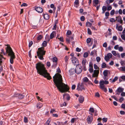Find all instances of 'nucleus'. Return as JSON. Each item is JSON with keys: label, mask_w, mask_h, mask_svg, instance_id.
<instances>
[{"label": "nucleus", "mask_w": 125, "mask_h": 125, "mask_svg": "<svg viewBox=\"0 0 125 125\" xmlns=\"http://www.w3.org/2000/svg\"><path fill=\"white\" fill-rule=\"evenodd\" d=\"M109 71L108 70H105L103 71V74L104 76H107Z\"/></svg>", "instance_id": "6ab92c4d"}, {"label": "nucleus", "mask_w": 125, "mask_h": 125, "mask_svg": "<svg viewBox=\"0 0 125 125\" xmlns=\"http://www.w3.org/2000/svg\"><path fill=\"white\" fill-rule=\"evenodd\" d=\"M112 54L111 53H109L108 54L107 56H108V57H109V58H111L112 56Z\"/></svg>", "instance_id": "3c124183"}, {"label": "nucleus", "mask_w": 125, "mask_h": 125, "mask_svg": "<svg viewBox=\"0 0 125 125\" xmlns=\"http://www.w3.org/2000/svg\"><path fill=\"white\" fill-rule=\"evenodd\" d=\"M24 122L25 123H27L28 122V119L26 117H25L24 118Z\"/></svg>", "instance_id": "e2e57ef3"}, {"label": "nucleus", "mask_w": 125, "mask_h": 125, "mask_svg": "<svg viewBox=\"0 0 125 125\" xmlns=\"http://www.w3.org/2000/svg\"><path fill=\"white\" fill-rule=\"evenodd\" d=\"M96 52L97 51H96L95 50L92 51L90 53L91 55L93 56L94 53H96Z\"/></svg>", "instance_id": "c03bdc74"}, {"label": "nucleus", "mask_w": 125, "mask_h": 125, "mask_svg": "<svg viewBox=\"0 0 125 125\" xmlns=\"http://www.w3.org/2000/svg\"><path fill=\"white\" fill-rule=\"evenodd\" d=\"M121 64L122 66L125 65V61H121Z\"/></svg>", "instance_id": "de8ad7c7"}, {"label": "nucleus", "mask_w": 125, "mask_h": 125, "mask_svg": "<svg viewBox=\"0 0 125 125\" xmlns=\"http://www.w3.org/2000/svg\"><path fill=\"white\" fill-rule=\"evenodd\" d=\"M110 58L109 57H108V56H105L104 57V59L105 60L107 61V62L109 60Z\"/></svg>", "instance_id": "58836bf2"}, {"label": "nucleus", "mask_w": 125, "mask_h": 125, "mask_svg": "<svg viewBox=\"0 0 125 125\" xmlns=\"http://www.w3.org/2000/svg\"><path fill=\"white\" fill-rule=\"evenodd\" d=\"M47 65L48 67H49L51 66V64L50 62H47Z\"/></svg>", "instance_id": "052dcab7"}, {"label": "nucleus", "mask_w": 125, "mask_h": 125, "mask_svg": "<svg viewBox=\"0 0 125 125\" xmlns=\"http://www.w3.org/2000/svg\"><path fill=\"white\" fill-rule=\"evenodd\" d=\"M94 68L95 69H98L99 70V68L97 66L96 64H94Z\"/></svg>", "instance_id": "13d9d810"}, {"label": "nucleus", "mask_w": 125, "mask_h": 125, "mask_svg": "<svg viewBox=\"0 0 125 125\" xmlns=\"http://www.w3.org/2000/svg\"><path fill=\"white\" fill-rule=\"evenodd\" d=\"M36 68L37 70V73L48 80H50L52 78L50 74L47 72L44 65L41 62H38L36 64Z\"/></svg>", "instance_id": "f03ea898"}, {"label": "nucleus", "mask_w": 125, "mask_h": 125, "mask_svg": "<svg viewBox=\"0 0 125 125\" xmlns=\"http://www.w3.org/2000/svg\"><path fill=\"white\" fill-rule=\"evenodd\" d=\"M116 28L118 31H122L123 29V28L122 26H119L118 24L116 25Z\"/></svg>", "instance_id": "ddd939ff"}, {"label": "nucleus", "mask_w": 125, "mask_h": 125, "mask_svg": "<svg viewBox=\"0 0 125 125\" xmlns=\"http://www.w3.org/2000/svg\"><path fill=\"white\" fill-rule=\"evenodd\" d=\"M7 45L6 49V52L7 53H8V55L10 56V62L11 64H13V59L15 58L14 53L13 52L11 47L8 45Z\"/></svg>", "instance_id": "7ed1b4c3"}, {"label": "nucleus", "mask_w": 125, "mask_h": 125, "mask_svg": "<svg viewBox=\"0 0 125 125\" xmlns=\"http://www.w3.org/2000/svg\"><path fill=\"white\" fill-rule=\"evenodd\" d=\"M89 81V80L86 77H84L83 79V81L84 82L86 83L87 82Z\"/></svg>", "instance_id": "5701e85b"}, {"label": "nucleus", "mask_w": 125, "mask_h": 125, "mask_svg": "<svg viewBox=\"0 0 125 125\" xmlns=\"http://www.w3.org/2000/svg\"><path fill=\"white\" fill-rule=\"evenodd\" d=\"M91 41V39L90 38H87L86 40V42L87 43H90Z\"/></svg>", "instance_id": "e433bc0d"}, {"label": "nucleus", "mask_w": 125, "mask_h": 125, "mask_svg": "<svg viewBox=\"0 0 125 125\" xmlns=\"http://www.w3.org/2000/svg\"><path fill=\"white\" fill-rule=\"evenodd\" d=\"M58 38L60 41L62 42H63V38L62 37H61L60 38Z\"/></svg>", "instance_id": "ea45409f"}, {"label": "nucleus", "mask_w": 125, "mask_h": 125, "mask_svg": "<svg viewBox=\"0 0 125 125\" xmlns=\"http://www.w3.org/2000/svg\"><path fill=\"white\" fill-rule=\"evenodd\" d=\"M112 53L114 56H116V51H112Z\"/></svg>", "instance_id": "603ef678"}, {"label": "nucleus", "mask_w": 125, "mask_h": 125, "mask_svg": "<svg viewBox=\"0 0 125 125\" xmlns=\"http://www.w3.org/2000/svg\"><path fill=\"white\" fill-rule=\"evenodd\" d=\"M93 1L94 2V3L96 5L98 4L99 3L98 0H94Z\"/></svg>", "instance_id": "09e8293b"}, {"label": "nucleus", "mask_w": 125, "mask_h": 125, "mask_svg": "<svg viewBox=\"0 0 125 125\" xmlns=\"http://www.w3.org/2000/svg\"><path fill=\"white\" fill-rule=\"evenodd\" d=\"M120 113L121 115H123L125 114V112L123 111H120Z\"/></svg>", "instance_id": "0e129e2a"}, {"label": "nucleus", "mask_w": 125, "mask_h": 125, "mask_svg": "<svg viewBox=\"0 0 125 125\" xmlns=\"http://www.w3.org/2000/svg\"><path fill=\"white\" fill-rule=\"evenodd\" d=\"M33 42L32 41H31V42H29V47H31V45L33 44Z\"/></svg>", "instance_id": "69168bd1"}, {"label": "nucleus", "mask_w": 125, "mask_h": 125, "mask_svg": "<svg viewBox=\"0 0 125 125\" xmlns=\"http://www.w3.org/2000/svg\"><path fill=\"white\" fill-rule=\"evenodd\" d=\"M72 63L74 65L78 62V60L77 58L75 57H73L72 58Z\"/></svg>", "instance_id": "9d476101"}, {"label": "nucleus", "mask_w": 125, "mask_h": 125, "mask_svg": "<svg viewBox=\"0 0 125 125\" xmlns=\"http://www.w3.org/2000/svg\"><path fill=\"white\" fill-rule=\"evenodd\" d=\"M124 90L123 88L119 87L117 89V91L118 92L120 93L123 92Z\"/></svg>", "instance_id": "f3484780"}, {"label": "nucleus", "mask_w": 125, "mask_h": 125, "mask_svg": "<svg viewBox=\"0 0 125 125\" xmlns=\"http://www.w3.org/2000/svg\"><path fill=\"white\" fill-rule=\"evenodd\" d=\"M103 88L102 87L100 88L102 89L105 92H106L107 91V90L106 88L104 86L103 87Z\"/></svg>", "instance_id": "c9c22d12"}, {"label": "nucleus", "mask_w": 125, "mask_h": 125, "mask_svg": "<svg viewBox=\"0 0 125 125\" xmlns=\"http://www.w3.org/2000/svg\"><path fill=\"white\" fill-rule=\"evenodd\" d=\"M84 101V98L83 96L81 95L80 96L79 99V101L80 103H82Z\"/></svg>", "instance_id": "4468645a"}, {"label": "nucleus", "mask_w": 125, "mask_h": 125, "mask_svg": "<svg viewBox=\"0 0 125 125\" xmlns=\"http://www.w3.org/2000/svg\"><path fill=\"white\" fill-rule=\"evenodd\" d=\"M93 117L92 116H88L87 118V121L88 123H91L93 120Z\"/></svg>", "instance_id": "9b49d317"}, {"label": "nucleus", "mask_w": 125, "mask_h": 125, "mask_svg": "<svg viewBox=\"0 0 125 125\" xmlns=\"http://www.w3.org/2000/svg\"><path fill=\"white\" fill-rule=\"evenodd\" d=\"M89 111L91 113H94V110L93 108L91 107L89 110Z\"/></svg>", "instance_id": "72a5a7b5"}, {"label": "nucleus", "mask_w": 125, "mask_h": 125, "mask_svg": "<svg viewBox=\"0 0 125 125\" xmlns=\"http://www.w3.org/2000/svg\"><path fill=\"white\" fill-rule=\"evenodd\" d=\"M43 17L45 20H47L49 18V15L47 14H45L43 15Z\"/></svg>", "instance_id": "2eb2a0df"}, {"label": "nucleus", "mask_w": 125, "mask_h": 125, "mask_svg": "<svg viewBox=\"0 0 125 125\" xmlns=\"http://www.w3.org/2000/svg\"><path fill=\"white\" fill-rule=\"evenodd\" d=\"M74 70L73 69H71L69 71V74L71 75H72L74 73Z\"/></svg>", "instance_id": "a211bd4d"}, {"label": "nucleus", "mask_w": 125, "mask_h": 125, "mask_svg": "<svg viewBox=\"0 0 125 125\" xmlns=\"http://www.w3.org/2000/svg\"><path fill=\"white\" fill-rule=\"evenodd\" d=\"M24 96L22 94H20L18 97V98L19 99H21L24 98Z\"/></svg>", "instance_id": "c756f323"}, {"label": "nucleus", "mask_w": 125, "mask_h": 125, "mask_svg": "<svg viewBox=\"0 0 125 125\" xmlns=\"http://www.w3.org/2000/svg\"><path fill=\"white\" fill-rule=\"evenodd\" d=\"M76 89L79 91H82L83 90H85V87H84L83 83L81 84L79 83H78Z\"/></svg>", "instance_id": "39448f33"}, {"label": "nucleus", "mask_w": 125, "mask_h": 125, "mask_svg": "<svg viewBox=\"0 0 125 125\" xmlns=\"http://www.w3.org/2000/svg\"><path fill=\"white\" fill-rule=\"evenodd\" d=\"M118 79V77L117 76H115L113 80L112 81V83H114L115 81H116Z\"/></svg>", "instance_id": "c85d7f7f"}, {"label": "nucleus", "mask_w": 125, "mask_h": 125, "mask_svg": "<svg viewBox=\"0 0 125 125\" xmlns=\"http://www.w3.org/2000/svg\"><path fill=\"white\" fill-rule=\"evenodd\" d=\"M60 7H59V6L58 7V8H57V11L56 13V17H57V14H58V11H59L60 10Z\"/></svg>", "instance_id": "a19ab883"}, {"label": "nucleus", "mask_w": 125, "mask_h": 125, "mask_svg": "<svg viewBox=\"0 0 125 125\" xmlns=\"http://www.w3.org/2000/svg\"><path fill=\"white\" fill-rule=\"evenodd\" d=\"M124 35H122L121 37L122 38L123 40L125 41V36Z\"/></svg>", "instance_id": "774afa93"}, {"label": "nucleus", "mask_w": 125, "mask_h": 125, "mask_svg": "<svg viewBox=\"0 0 125 125\" xmlns=\"http://www.w3.org/2000/svg\"><path fill=\"white\" fill-rule=\"evenodd\" d=\"M58 61V59L56 57H54L52 59V61L53 62L55 63H57Z\"/></svg>", "instance_id": "393cba45"}, {"label": "nucleus", "mask_w": 125, "mask_h": 125, "mask_svg": "<svg viewBox=\"0 0 125 125\" xmlns=\"http://www.w3.org/2000/svg\"><path fill=\"white\" fill-rule=\"evenodd\" d=\"M107 10V7L106 6H103L102 8V10H103L102 12V13L104 14L105 12V11L106 10Z\"/></svg>", "instance_id": "aec40b11"}, {"label": "nucleus", "mask_w": 125, "mask_h": 125, "mask_svg": "<svg viewBox=\"0 0 125 125\" xmlns=\"http://www.w3.org/2000/svg\"><path fill=\"white\" fill-rule=\"evenodd\" d=\"M116 20L120 24H122L123 21L121 16H118L116 17Z\"/></svg>", "instance_id": "1a4fd4ad"}, {"label": "nucleus", "mask_w": 125, "mask_h": 125, "mask_svg": "<svg viewBox=\"0 0 125 125\" xmlns=\"http://www.w3.org/2000/svg\"><path fill=\"white\" fill-rule=\"evenodd\" d=\"M37 105L38 108H40L42 106V104L41 103H39L37 104Z\"/></svg>", "instance_id": "b1692460"}, {"label": "nucleus", "mask_w": 125, "mask_h": 125, "mask_svg": "<svg viewBox=\"0 0 125 125\" xmlns=\"http://www.w3.org/2000/svg\"><path fill=\"white\" fill-rule=\"evenodd\" d=\"M115 10H112L110 12V14L111 15H113L114 14Z\"/></svg>", "instance_id": "f704fd0d"}, {"label": "nucleus", "mask_w": 125, "mask_h": 125, "mask_svg": "<svg viewBox=\"0 0 125 125\" xmlns=\"http://www.w3.org/2000/svg\"><path fill=\"white\" fill-rule=\"evenodd\" d=\"M57 64V63H54L52 65V69H55L56 67Z\"/></svg>", "instance_id": "a878e982"}, {"label": "nucleus", "mask_w": 125, "mask_h": 125, "mask_svg": "<svg viewBox=\"0 0 125 125\" xmlns=\"http://www.w3.org/2000/svg\"><path fill=\"white\" fill-rule=\"evenodd\" d=\"M57 123L58 124V125H64L63 122H57Z\"/></svg>", "instance_id": "5fc2aeb1"}, {"label": "nucleus", "mask_w": 125, "mask_h": 125, "mask_svg": "<svg viewBox=\"0 0 125 125\" xmlns=\"http://www.w3.org/2000/svg\"><path fill=\"white\" fill-rule=\"evenodd\" d=\"M42 37V36L41 35H39L38 36L37 38V41H38V42H39L41 40Z\"/></svg>", "instance_id": "412c9836"}, {"label": "nucleus", "mask_w": 125, "mask_h": 125, "mask_svg": "<svg viewBox=\"0 0 125 125\" xmlns=\"http://www.w3.org/2000/svg\"><path fill=\"white\" fill-rule=\"evenodd\" d=\"M47 42L46 41H44L42 43V46L44 47H46L47 46Z\"/></svg>", "instance_id": "cd10ccee"}, {"label": "nucleus", "mask_w": 125, "mask_h": 125, "mask_svg": "<svg viewBox=\"0 0 125 125\" xmlns=\"http://www.w3.org/2000/svg\"><path fill=\"white\" fill-rule=\"evenodd\" d=\"M99 84L100 87V88H103V87L104 86V81L103 80H102V81H100L99 82Z\"/></svg>", "instance_id": "dca6fc26"}, {"label": "nucleus", "mask_w": 125, "mask_h": 125, "mask_svg": "<svg viewBox=\"0 0 125 125\" xmlns=\"http://www.w3.org/2000/svg\"><path fill=\"white\" fill-rule=\"evenodd\" d=\"M67 38H66V40L67 42L69 43H70L71 41H72L74 39L73 36L70 37L69 36H67Z\"/></svg>", "instance_id": "6e6552de"}, {"label": "nucleus", "mask_w": 125, "mask_h": 125, "mask_svg": "<svg viewBox=\"0 0 125 125\" xmlns=\"http://www.w3.org/2000/svg\"><path fill=\"white\" fill-rule=\"evenodd\" d=\"M80 19L82 21H84L85 20L84 17L83 16H81L80 18Z\"/></svg>", "instance_id": "bf43d9fd"}, {"label": "nucleus", "mask_w": 125, "mask_h": 125, "mask_svg": "<svg viewBox=\"0 0 125 125\" xmlns=\"http://www.w3.org/2000/svg\"><path fill=\"white\" fill-rule=\"evenodd\" d=\"M86 60L85 59H83L82 61V64L83 66L85 65Z\"/></svg>", "instance_id": "bb28decb"}, {"label": "nucleus", "mask_w": 125, "mask_h": 125, "mask_svg": "<svg viewBox=\"0 0 125 125\" xmlns=\"http://www.w3.org/2000/svg\"><path fill=\"white\" fill-rule=\"evenodd\" d=\"M101 67L102 68H104L106 67V64L105 63H103L102 64Z\"/></svg>", "instance_id": "473e14b6"}, {"label": "nucleus", "mask_w": 125, "mask_h": 125, "mask_svg": "<svg viewBox=\"0 0 125 125\" xmlns=\"http://www.w3.org/2000/svg\"><path fill=\"white\" fill-rule=\"evenodd\" d=\"M120 68L121 69V70L123 71H125V66L121 67Z\"/></svg>", "instance_id": "338daca9"}, {"label": "nucleus", "mask_w": 125, "mask_h": 125, "mask_svg": "<svg viewBox=\"0 0 125 125\" xmlns=\"http://www.w3.org/2000/svg\"><path fill=\"white\" fill-rule=\"evenodd\" d=\"M123 48L121 46H120L118 48V50L120 52H122L123 51Z\"/></svg>", "instance_id": "37998d69"}, {"label": "nucleus", "mask_w": 125, "mask_h": 125, "mask_svg": "<svg viewBox=\"0 0 125 125\" xmlns=\"http://www.w3.org/2000/svg\"><path fill=\"white\" fill-rule=\"evenodd\" d=\"M55 34V32L54 31H53L52 33H51L50 36V38L51 39H52L54 37V34Z\"/></svg>", "instance_id": "4be33fe9"}, {"label": "nucleus", "mask_w": 125, "mask_h": 125, "mask_svg": "<svg viewBox=\"0 0 125 125\" xmlns=\"http://www.w3.org/2000/svg\"><path fill=\"white\" fill-rule=\"evenodd\" d=\"M99 73V69L97 70H95L94 71V73L92 74V77L93 78H97Z\"/></svg>", "instance_id": "0eeeda50"}, {"label": "nucleus", "mask_w": 125, "mask_h": 125, "mask_svg": "<svg viewBox=\"0 0 125 125\" xmlns=\"http://www.w3.org/2000/svg\"><path fill=\"white\" fill-rule=\"evenodd\" d=\"M53 81L57 89L61 93L68 91L69 88L67 84L63 82L62 75L59 73L56 74L53 77Z\"/></svg>", "instance_id": "f257e3e1"}, {"label": "nucleus", "mask_w": 125, "mask_h": 125, "mask_svg": "<svg viewBox=\"0 0 125 125\" xmlns=\"http://www.w3.org/2000/svg\"><path fill=\"white\" fill-rule=\"evenodd\" d=\"M93 64L92 63V62H90L89 63V67H93Z\"/></svg>", "instance_id": "680f3d73"}, {"label": "nucleus", "mask_w": 125, "mask_h": 125, "mask_svg": "<svg viewBox=\"0 0 125 125\" xmlns=\"http://www.w3.org/2000/svg\"><path fill=\"white\" fill-rule=\"evenodd\" d=\"M88 54L87 52H85L83 55V57L84 58H87L88 56Z\"/></svg>", "instance_id": "2f4dec72"}, {"label": "nucleus", "mask_w": 125, "mask_h": 125, "mask_svg": "<svg viewBox=\"0 0 125 125\" xmlns=\"http://www.w3.org/2000/svg\"><path fill=\"white\" fill-rule=\"evenodd\" d=\"M115 20L114 18H111L110 19V21L111 22H115Z\"/></svg>", "instance_id": "8fccbe9b"}, {"label": "nucleus", "mask_w": 125, "mask_h": 125, "mask_svg": "<svg viewBox=\"0 0 125 125\" xmlns=\"http://www.w3.org/2000/svg\"><path fill=\"white\" fill-rule=\"evenodd\" d=\"M96 60L97 62H99L101 60V58L99 57H97L96 58Z\"/></svg>", "instance_id": "a18cd8bd"}, {"label": "nucleus", "mask_w": 125, "mask_h": 125, "mask_svg": "<svg viewBox=\"0 0 125 125\" xmlns=\"http://www.w3.org/2000/svg\"><path fill=\"white\" fill-rule=\"evenodd\" d=\"M89 71L90 73H92L93 71V67H89Z\"/></svg>", "instance_id": "7c9ffc66"}, {"label": "nucleus", "mask_w": 125, "mask_h": 125, "mask_svg": "<svg viewBox=\"0 0 125 125\" xmlns=\"http://www.w3.org/2000/svg\"><path fill=\"white\" fill-rule=\"evenodd\" d=\"M87 32L88 34L89 35H91L92 34V32L90 29L89 28L87 29Z\"/></svg>", "instance_id": "4c0bfd02"}, {"label": "nucleus", "mask_w": 125, "mask_h": 125, "mask_svg": "<svg viewBox=\"0 0 125 125\" xmlns=\"http://www.w3.org/2000/svg\"><path fill=\"white\" fill-rule=\"evenodd\" d=\"M75 72L78 74L80 73L82 71V67L80 65L77 66L75 70Z\"/></svg>", "instance_id": "423d86ee"}, {"label": "nucleus", "mask_w": 125, "mask_h": 125, "mask_svg": "<svg viewBox=\"0 0 125 125\" xmlns=\"http://www.w3.org/2000/svg\"><path fill=\"white\" fill-rule=\"evenodd\" d=\"M50 120H48L46 123V125H48L50 124Z\"/></svg>", "instance_id": "4d7b16f0"}, {"label": "nucleus", "mask_w": 125, "mask_h": 125, "mask_svg": "<svg viewBox=\"0 0 125 125\" xmlns=\"http://www.w3.org/2000/svg\"><path fill=\"white\" fill-rule=\"evenodd\" d=\"M35 10L37 11L39 13H42L43 11L42 9L40 7H36L35 9Z\"/></svg>", "instance_id": "f8f14e48"}, {"label": "nucleus", "mask_w": 125, "mask_h": 125, "mask_svg": "<svg viewBox=\"0 0 125 125\" xmlns=\"http://www.w3.org/2000/svg\"><path fill=\"white\" fill-rule=\"evenodd\" d=\"M107 118H104L102 119V120L105 123H106L107 122Z\"/></svg>", "instance_id": "49530a36"}, {"label": "nucleus", "mask_w": 125, "mask_h": 125, "mask_svg": "<svg viewBox=\"0 0 125 125\" xmlns=\"http://www.w3.org/2000/svg\"><path fill=\"white\" fill-rule=\"evenodd\" d=\"M71 31L68 30L67 31L66 34L68 35H70L71 34Z\"/></svg>", "instance_id": "79ce46f5"}, {"label": "nucleus", "mask_w": 125, "mask_h": 125, "mask_svg": "<svg viewBox=\"0 0 125 125\" xmlns=\"http://www.w3.org/2000/svg\"><path fill=\"white\" fill-rule=\"evenodd\" d=\"M75 120H76V118H72L71 120V122L72 123H74Z\"/></svg>", "instance_id": "864d4df0"}, {"label": "nucleus", "mask_w": 125, "mask_h": 125, "mask_svg": "<svg viewBox=\"0 0 125 125\" xmlns=\"http://www.w3.org/2000/svg\"><path fill=\"white\" fill-rule=\"evenodd\" d=\"M79 0H75V1L74 2V4L76 5H78L79 4Z\"/></svg>", "instance_id": "6e6d98bb"}, {"label": "nucleus", "mask_w": 125, "mask_h": 125, "mask_svg": "<svg viewBox=\"0 0 125 125\" xmlns=\"http://www.w3.org/2000/svg\"><path fill=\"white\" fill-rule=\"evenodd\" d=\"M38 51L37 52V56L39 59L41 60L44 59L43 56L45 54L46 51L44 50L43 47H42L39 48L38 49Z\"/></svg>", "instance_id": "20e7f679"}]
</instances>
